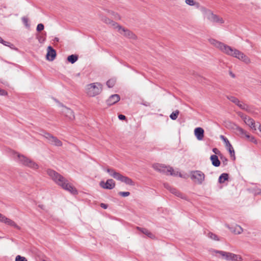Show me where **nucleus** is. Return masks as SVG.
I'll return each mask as SVG.
<instances>
[{"instance_id": "obj_34", "label": "nucleus", "mask_w": 261, "mask_h": 261, "mask_svg": "<svg viewBox=\"0 0 261 261\" xmlns=\"http://www.w3.org/2000/svg\"><path fill=\"white\" fill-rule=\"evenodd\" d=\"M227 98L230 101H231L232 102L235 103L236 105L238 103H239V100L237 98H236L234 96H227Z\"/></svg>"}, {"instance_id": "obj_28", "label": "nucleus", "mask_w": 261, "mask_h": 261, "mask_svg": "<svg viewBox=\"0 0 261 261\" xmlns=\"http://www.w3.org/2000/svg\"><path fill=\"white\" fill-rule=\"evenodd\" d=\"M78 60V56L76 55H71L67 57V60L71 64L74 63Z\"/></svg>"}, {"instance_id": "obj_7", "label": "nucleus", "mask_w": 261, "mask_h": 261, "mask_svg": "<svg viewBox=\"0 0 261 261\" xmlns=\"http://www.w3.org/2000/svg\"><path fill=\"white\" fill-rule=\"evenodd\" d=\"M191 179L199 185H201L205 179L204 174L199 170L194 171L192 172Z\"/></svg>"}, {"instance_id": "obj_11", "label": "nucleus", "mask_w": 261, "mask_h": 261, "mask_svg": "<svg viewBox=\"0 0 261 261\" xmlns=\"http://www.w3.org/2000/svg\"><path fill=\"white\" fill-rule=\"evenodd\" d=\"M118 29L119 33L124 36L134 39L136 38V35L132 32L127 29H125L124 28H122L120 25L118 26Z\"/></svg>"}, {"instance_id": "obj_44", "label": "nucleus", "mask_w": 261, "mask_h": 261, "mask_svg": "<svg viewBox=\"0 0 261 261\" xmlns=\"http://www.w3.org/2000/svg\"><path fill=\"white\" fill-rule=\"evenodd\" d=\"M0 43H2L3 45H4L5 46H10V45H13L10 42L4 41L3 39H2V41H0Z\"/></svg>"}, {"instance_id": "obj_1", "label": "nucleus", "mask_w": 261, "mask_h": 261, "mask_svg": "<svg viewBox=\"0 0 261 261\" xmlns=\"http://www.w3.org/2000/svg\"><path fill=\"white\" fill-rule=\"evenodd\" d=\"M47 175L58 185L61 187L63 189L70 192L74 195L77 194L76 189L72 187L68 180L62 175L54 170L48 169L46 171Z\"/></svg>"}, {"instance_id": "obj_17", "label": "nucleus", "mask_w": 261, "mask_h": 261, "mask_svg": "<svg viewBox=\"0 0 261 261\" xmlns=\"http://www.w3.org/2000/svg\"><path fill=\"white\" fill-rule=\"evenodd\" d=\"M242 257L240 255L231 252H229L227 256L228 261H242Z\"/></svg>"}, {"instance_id": "obj_16", "label": "nucleus", "mask_w": 261, "mask_h": 261, "mask_svg": "<svg viewBox=\"0 0 261 261\" xmlns=\"http://www.w3.org/2000/svg\"><path fill=\"white\" fill-rule=\"evenodd\" d=\"M63 107L62 112L66 117L68 118L70 120H73L74 118V115L73 111L69 108L62 105Z\"/></svg>"}, {"instance_id": "obj_14", "label": "nucleus", "mask_w": 261, "mask_h": 261, "mask_svg": "<svg viewBox=\"0 0 261 261\" xmlns=\"http://www.w3.org/2000/svg\"><path fill=\"white\" fill-rule=\"evenodd\" d=\"M56 51L51 46L47 47L46 58L48 61H53L56 57Z\"/></svg>"}, {"instance_id": "obj_38", "label": "nucleus", "mask_w": 261, "mask_h": 261, "mask_svg": "<svg viewBox=\"0 0 261 261\" xmlns=\"http://www.w3.org/2000/svg\"><path fill=\"white\" fill-rule=\"evenodd\" d=\"M15 261H28V260L25 257L18 255L15 257Z\"/></svg>"}, {"instance_id": "obj_8", "label": "nucleus", "mask_w": 261, "mask_h": 261, "mask_svg": "<svg viewBox=\"0 0 261 261\" xmlns=\"http://www.w3.org/2000/svg\"><path fill=\"white\" fill-rule=\"evenodd\" d=\"M44 137L47 139L50 144L56 146H61L62 145V142L59 140L57 137L53 136L52 135L48 133H44Z\"/></svg>"}, {"instance_id": "obj_56", "label": "nucleus", "mask_w": 261, "mask_h": 261, "mask_svg": "<svg viewBox=\"0 0 261 261\" xmlns=\"http://www.w3.org/2000/svg\"><path fill=\"white\" fill-rule=\"evenodd\" d=\"M259 193H261V191L259 192Z\"/></svg>"}, {"instance_id": "obj_52", "label": "nucleus", "mask_w": 261, "mask_h": 261, "mask_svg": "<svg viewBox=\"0 0 261 261\" xmlns=\"http://www.w3.org/2000/svg\"><path fill=\"white\" fill-rule=\"evenodd\" d=\"M258 129L261 132V125H260V124L259 125Z\"/></svg>"}, {"instance_id": "obj_6", "label": "nucleus", "mask_w": 261, "mask_h": 261, "mask_svg": "<svg viewBox=\"0 0 261 261\" xmlns=\"http://www.w3.org/2000/svg\"><path fill=\"white\" fill-rule=\"evenodd\" d=\"M153 168L155 170L167 175H176L177 174V173H176L172 167L169 166L167 167L163 164L159 163L154 164L153 165Z\"/></svg>"}, {"instance_id": "obj_50", "label": "nucleus", "mask_w": 261, "mask_h": 261, "mask_svg": "<svg viewBox=\"0 0 261 261\" xmlns=\"http://www.w3.org/2000/svg\"><path fill=\"white\" fill-rule=\"evenodd\" d=\"M213 151L216 154H217V152H218V150L216 148H215L213 149Z\"/></svg>"}, {"instance_id": "obj_19", "label": "nucleus", "mask_w": 261, "mask_h": 261, "mask_svg": "<svg viewBox=\"0 0 261 261\" xmlns=\"http://www.w3.org/2000/svg\"><path fill=\"white\" fill-rule=\"evenodd\" d=\"M194 134L198 140H202L204 137V130L201 127H197L194 130Z\"/></svg>"}, {"instance_id": "obj_51", "label": "nucleus", "mask_w": 261, "mask_h": 261, "mask_svg": "<svg viewBox=\"0 0 261 261\" xmlns=\"http://www.w3.org/2000/svg\"><path fill=\"white\" fill-rule=\"evenodd\" d=\"M230 75L232 77H235V75L233 73H232L231 72H230Z\"/></svg>"}, {"instance_id": "obj_9", "label": "nucleus", "mask_w": 261, "mask_h": 261, "mask_svg": "<svg viewBox=\"0 0 261 261\" xmlns=\"http://www.w3.org/2000/svg\"><path fill=\"white\" fill-rule=\"evenodd\" d=\"M208 41L212 45L219 48L221 51H222L224 53H226L229 46L228 45L225 44L223 43L220 42L218 40H216L214 39H210Z\"/></svg>"}, {"instance_id": "obj_43", "label": "nucleus", "mask_w": 261, "mask_h": 261, "mask_svg": "<svg viewBox=\"0 0 261 261\" xmlns=\"http://www.w3.org/2000/svg\"><path fill=\"white\" fill-rule=\"evenodd\" d=\"M238 115L244 121L246 118L248 117V116L242 112H238Z\"/></svg>"}, {"instance_id": "obj_47", "label": "nucleus", "mask_w": 261, "mask_h": 261, "mask_svg": "<svg viewBox=\"0 0 261 261\" xmlns=\"http://www.w3.org/2000/svg\"><path fill=\"white\" fill-rule=\"evenodd\" d=\"M100 206L104 209H107L108 207L107 204L103 203L100 204Z\"/></svg>"}, {"instance_id": "obj_46", "label": "nucleus", "mask_w": 261, "mask_h": 261, "mask_svg": "<svg viewBox=\"0 0 261 261\" xmlns=\"http://www.w3.org/2000/svg\"><path fill=\"white\" fill-rule=\"evenodd\" d=\"M118 118L121 120H124L126 119V117L122 114H120L118 115Z\"/></svg>"}, {"instance_id": "obj_22", "label": "nucleus", "mask_w": 261, "mask_h": 261, "mask_svg": "<svg viewBox=\"0 0 261 261\" xmlns=\"http://www.w3.org/2000/svg\"><path fill=\"white\" fill-rule=\"evenodd\" d=\"M3 223H4L8 225L13 226L18 229H20V227L18 226L14 221L7 218L6 217H5L4 219H3Z\"/></svg>"}, {"instance_id": "obj_30", "label": "nucleus", "mask_w": 261, "mask_h": 261, "mask_svg": "<svg viewBox=\"0 0 261 261\" xmlns=\"http://www.w3.org/2000/svg\"><path fill=\"white\" fill-rule=\"evenodd\" d=\"M245 138L247 140H248V141L254 143L255 144H257V141L255 138V137H253V136L250 135L249 134V133H247V135H246Z\"/></svg>"}, {"instance_id": "obj_4", "label": "nucleus", "mask_w": 261, "mask_h": 261, "mask_svg": "<svg viewBox=\"0 0 261 261\" xmlns=\"http://www.w3.org/2000/svg\"><path fill=\"white\" fill-rule=\"evenodd\" d=\"M102 89V85L99 83H91L87 86L86 92L91 97H94L100 93Z\"/></svg>"}, {"instance_id": "obj_10", "label": "nucleus", "mask_w": 261, "mask_h": 261, "mask_svg": "<svg viewBox=\"0 0 261 261\" xmlns=\"http://www.w3.org/2000/svg\"><path fill=\"white\" fill-rule=\"evenodd\" d=\"M220 139L224 142V143L225 144V146L228 150L230 155L231 157H233V160H234L236 159L235 157V152L233 149V148L230 143L229 142V140L226 138L225 136L223 135L220 136Z\"/></svg>"}, {"instance_id": "obj_13", "label": "nucleus", "mask_w": 261, "mask_h": 261, "mask_svg": "<svg viewBox=\"0 0 261 261\" xmlns=\"http://www.w3.org/2000/svg\"><path fill=\"white\" fill-rule=\"evenodd\" d=\"M164 187L168 190L171 193L175 195V196L180 197L182 199H185V197L184 196V195L180 193L179 191H178L175 188H174L172 187L170 185H169L167 183H165L164 184Z\"/></svg>"}, {"instance_id": "obj_35", "label": "nucleus", "mask_w": 261, "mask_h": 261, "mask_svg": "<svg viewBox=\"0 0 261 261\" xmlns=\"http://www.w3.org/2000/svg\"><path fill=\"white\" fill-rule=\"evenodd\" d=\"M208 238H211V239L215 240V241L219 240L218 237L216 234H215L212 232H209L208 233Z\"/></svg>"}, {"instance_id": "obj_15", "label": "nucleus", "mask_w": 261, "mask_h": 261, "mask_svg": "<svg viewBox=\"0 0 261 261\" xmlns=\"http://www.w3.org/2000/svg\"><path fill=\"white\" fill-rule=\"evenodd\" d=\"M120 99V96L118 94H115L110 96L107 100L106 102L108 106H112L117 103Z\"/></svg>"}, {"instance_id": "obj_3", "label": "nucleus", "mask_w": 261, "mask_h": 261, "mask_svg": "<svg viewBox=\"0 0 261 261\" xmlns=\"http://www.w3.org/2000/svg\"><path fill=\"white\" fill-rule=\"evenodd\" d=\"M201 11L203 14L204 17L207 19L211 22L221 24L224 22L222 18L214 14L211 10L204 7H202Z\"/></svg>"}, {"instance_id": "obj_20", "label": "nucleus", "mask_w": 261, "mask_h": 261, "mask_svg": "<svg viewBox=\"0 0 261 261\" xmlns=\"http://www.w3.org/2000/svg\"><path fill=\"white\" fill-rule=\"evenodd\" d=\"M101 20L106 24L113 26L114 28H118V26L119 25L117 23L114 22V21L111 20L110 19L106 16L102 17L101 18Z\"/></svg>"}, {"instance_id": "obj_57", "label": "nucleus", "mask_w": 261, "mask_h": 261, "mask_svg": "<svg viewBox=\"0 0 261 261\" xmlns=\"http://www.w3.org/2000/svg\"><path fill=\"white\" fill-rule=\"evenodd\" d=\"M1 238V237H0V239Z\"/></svg>"}, {"instance_id": "obj_55", "label": "nucleus", "mask_w": 261, "mask_h": 261, "mask_svg": "<svg viewBox=\"0 0 261 261\" xmlns=\"http://www.w3.org/2000/svg\"><path fill=\"white\" fill-rule=\"evenodd\" d=\"M254 261H261L260 260H255Z\"/></svg>"}, {"instance_id": "obj_42", "label": "nucleus", "mask_w": 261, "mask_h": 261, "mask_svg": "<svg viewBox=\"0 0 261 261\" xmlns=\"http://www.w3.org/2000/svg\"><path fill=\"white\" fill-rule=\"evenodd\" d=\"M118 194L119 195L123 197H126L130 195V193L129 192H120Z\"/></svg>"}, {"instance_id": "obj_54", "label": "nucleus", "mask_w": 261, "mask_h": 261, "mask_svg": "<svg viewBox=\"0 0 261 261\" xmlns=\"http://www.w3.org/2000/svg\"><path fill=\"white\" fill-rule=\"evenodd\" d=\"M2 41V38L1 37H0V41Z\"/></svg>"}, {"instance_id": "obj_49", "label": "nucleus", "mask_w": 261, "mask_h": 261, "mask_svg": "<svg viewBox=\"0 0 261 261\" xmlns=\"http://www.w3.org/2000/svg\"><path fill=\"white\" fill-rule=\"evenodd\" d=\"M243 110H245L248 112H251L250 107L247 105V109H244Z\"/></svg>"}, {"instance_id": "obj_29", "label": "nucleus", "mask_w": 261, "mask_h": 261, "mask_svg": "<svg viewBox=\"0 0 261 261\" xmlns=\"http://www.w3.org/2000/svg\"><path fill=\"white\" fill-rule=\"evenodd\" d=\"M212 252L219 254L222 257L224 258L227 260V256H228L229 252L216 250H213Z\"/></svg>"}, {"instance_id": "obj_27", "label": "nucleus", "mask_w": 261, "mask_h": 261, "mask_svg": "<svg viewBox=\"0 0 261 261\" xmlns=\"http://www.w3.org/2000/svg\"><path fill=\"white\" fill-rule=\"evenodd\" d=\"M228 174L226 173H223L220 175L219 177L218 181L220 184L224 183L225 181L227 180L228 179Z\"/></svg>"}, {"instance_id": "obj_33", "label": "nucleus", "mask_w": 261, "mask_h": 261, "mask_svg": "<svg viewBox=\"0 0 261 261\" xmlns=\"http://www.w3.org/2000/svg\"><path fill=\"white\" fill-rule=\"evenodd\" d=\"M178 114L179 111L178 110H176L170 114V118L172 120H176L178 117Z\"/></svg>"}, {"instance_id": "obj_5", "label": "nucleus", "mask_w": 261, "mask_h": 261, "mask_svg": "<svg viewBox=\"0 0 261 261\" xmlns=\"http://www.w3.org/2000/svg\"><path fill=\"white\" fill-rule=\"evenodd\" d=\"M17 156L19 159V163L22 165L34 170L37 169L39 168V166L36 163L27 156L19 153L17 154Z\"/></svg>"}, {"instance_id": "obj_26", "label": "nucleus", "mask_w": 261, "mask_h": 261, "mask_svg": "<svg viewBox=\"0 0 261 261\" xmlns=\"http://www.w3.org/2000/svg\"><path fill=\"white\" fill-rule=\"evenodd\" d=\"M236 130L238 133V134L240 135L241 138H245L247 134V132L246 130L239 126H236Z\"/></svg>"}, {"instance_id": "obj_32", "label": "nucleus", "mask_w": 261, "mask_h": 261, "mask_svg": "<svg viewBox=\"0 0 261 261\" xmlns=\"http://www.w3.org/2000/svg\"><path fill=\"white\" fill-rule=\"evenodd\" d=\"M233 231L234 233L239 234L243 232V229L240 226L237 225L234 227V230Z\"/></svg>"}, {"instance_id": "obj_41", "label": "nucleus", "mask_w": 261, "mask_h": 261, "mask_svg": "<svg viewBox=\"0 0 261 261\" xmlns=\"http://www.w3.org/2000/svg\"><path fill=\"white\" fill-rule=\"evenodd\" d=\"M44 25L42 23H39L37 25L36 30L38 32H40L44 29Z\"/></svg>"}, {"instance_id": "obj_40", "label": "nucleus", "mask_w": 261, "mask_h": 261, "mask_svg": "<svg viewBox=\"0 0 261 261\" xmlns=\"http://www.w3.org/2000/svg\"><path fill=\"white\" fill-rule=\"evenodd\" d=\"M110 13L112 15H113L114 16L115 19H120V17L118 13H115V12H114L113 11L110 12Z\"/></svg>"}, {"instance_id": "obj_12", "label": "nucleus", "mask_w": 261, "mask_h": 261, "mask_svg": "<svg viewBox=\"0 0 261 261\" xmlns=\"http://www.w3.org/2000/svg\"><path fill=\"white\" fill-rule=\"evenodd\" d=\"M99 185L101 187L105 189L111 190L114 188L115 186V183L113 179H109L106 182L103 181H100Z\"/></svg>"}, {"instance_id": "obj_37", "label": "nucleus", "mask_w": 261, "mask_h": 261, "mask_svg": "<svg viewBox=\"0 0 261 261\" xmlns=\"http://www.w3.org/2000/svg\"><path fill=\"white\" fill-rule=\"evenodd\" d=\"M237 105L242 110L247 109V104L241 102L240 100L239 101V103H238Z\"/></svg>"}, {"instance_id": "obj_36", "label": "nucleus", "mask_w": 261, "mask_h": 261, "mask_svg": "<svg viewBox=\"0 0 261 261\" xmlns=\"http://www.w3.org/2000/svg\"><path fill=\"white\" fill-rule=\"evenodd\" d=\"M115 81L113 80H109L107 82V85L109 88H112L115 85Z\"/></svg>"}, {"instance_id": "obj_53", "label": "nucleus", "mask_w": 261, "mask_h": 261, "mask_svg": "<svg viewBox=\"0 0 261 261\" xmlns=\"http://www.w3.org/2000/svg\"><path fill=\"white\" fill-rule=\"evenodd\" d=\"M55 40H56V41H58L59 39L58 38H55Z\"/></svg>"}, {"instance_id": "obj_39", "label": "nucleus", "mask_w": 261, "mask_h": 261, "mask_svg": "<svg viewBox=\"0 0 261 261\" xmlns=\"http://www.w3.org/2000/svg\"><path fill=\"white\" fill-rule=\"evenodd\" d=\"M21 19H22L23 23L25 25V27H30V24L28 23L29 20H28V18H27L26 17H22Z\"/></svg>"}, {"instance_id": "obj_21", "label": "nucleus", "mask_w": 261, "mask_h": 261, "mask_svg": "<svg viewBox=\"0 0 261 261\" xmlns=\"http://www.w3.org/2000/svg\"><path fill=\"white\" fill-rule=\"evenodd\" d=\"M244 122L248 125L249 127H250L252 129L255 130L256 129V126H255V123L254 120L248 117L246 119H245L244 121Z\"/></svg>"}, {"instance_id": "obj_31", "label": "nucleus", "mask_w": 261, "mask_h": 261, "mask_svg": "<svg viewBox=\"0 0 261 261\" xmlns=\"http://www.w3.org/2000/svg\"><path fill=\"white\" fill-rule=\"evenodd\" d=\"M185 3L191 6H196L197 8H199V4L195 2L194 0H186Z\"/></svg>"}, {"instance_id": "obj_2", "label": "nucleus", "mask_w": 261, "mask_h": 261, "mask_svg": "<svg viewBox=\"0 0 261 261\" xmlns=\"http://www.w3.org/2000/svg\"><path fill=\"white\" fill-rule=\"evenodd\" d=\"M225 54L228 56L236 58L239 60L242 61L246 64H249L251 62L250 59L243 53L237 49L233 48L230 46H228Z\"/></svg>"}, {"instance_id": "obj_25", "label": "nucleus", "mask_w": 261, "mask_h": 261, "mask_svg": "<svg viewBox=\"0 0 261 261\" xmlns=\"http://www.w3.org/2000/svg\"><path fill=\"white\" fill-rule=\"evenodd\" d=\"M212 165L215 167H219L220 165V161L218 156L215 154H213L210 157Z\"/></svg>"}, {"instance_id": "obj_48", "label": "nucleus", "mask_w": 261, "mask_h": 261, "mask_svg": "<svg viewBox=\"0 0 261 261\" xmlns=\"http://www.w3.org/2000/svg\"><path fill=\"white\" fill-rule=\"evenodd\" d=\"M5 216H4L3 215H2V214L0 213V222H3V219H4L5 218Z\"/></svg>"}, {"instance_id": "obj_45", "label": "nucleus", "mask_w": 261, "mask_h": 261, "mask_svg": "<svg viewBox=\"0 0 261 261\" xmlns=\"http://www.w3.org/2000/svg\"><path fill=\"white\" fill-rule=\"evenodd\" d=\"M7 95V92L3 89H0V95L5 96Z\"/></svg>"}, {"instance_id": "obj_18", "label": "nucleus", "mask_w": 261, "mask_h": 261, "mask_svg": "<svg viewBox=\"0 0 261 261\" xmlns=\"http://www.w3.org/2000/svg\"><path fill=\"white\" fill-rule=\"evenodd\" d=\"M118 180H120V181L123 182L125 183L126 184L130 185V186H134L135 185V182L132 180V179H130V178H129L128 177L123 176V175H121V174H120V176L119 177V178L118 179Z\"/></svg>"}, {"instance_id": "obj_23", "label": "nucleus", "mask_w": 261, "mask_h": 261, "mask_svg": "<svg viewBox=\"0 0 261 261\" xmlns=\"http://www.w3.org/2000/svg\"><path fill=\"white\" fill-rule=\"evenodd\" d=\"M106 171L109 173L110 176L118 180L119 177L120 176V173L119 172H117L113 169L112 168H108L106 170Z\"/></svg>"}, {"instance_id": "obj_24", "label": "nucleus", "mask_w": 261, "mask_h": 261, "mask_svg": "<svg viewBox=\"0 0 261 261\" xmlns=\"http://www.w3.org/2000/svg\"><path fill=\"white\" fill-rule=\"evenodd\" d=\"M137 229L142 232L143 233L146 234L148 237L153 239L155 238L154 235H153L150 231H149L147 229L141 228L139 227H137Z\"/></svg>"}]
</instances>
